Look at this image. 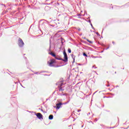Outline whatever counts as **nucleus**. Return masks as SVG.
Instances as JSON below:
<instances>
[{
	"label": "nucleus",
	"instance_id": "obj_1",
	"mask_svg": "<svg viewBox=\"0 0 129 129\" xmlns=\"http://www.w3.org/2000/svg\"><path fill=\"white\" fill-rule=\"evenodd\" d=\"M63 56L64 59L59 57V56H55V58L56 60H60L61 61H63L64 62H68V56H67V53H66V51H63Z\"/></svg>",
	"mask_w": 129,
	"mask_h": 129
},
{
	"label": "nucleus",
	"instance_id": "obj_2",
	"mask_svg": "<svg viewBox=\"0 0 129 129\" xmlns=\"http://www.w3.org/2000/svg\"><path fill=\"white\" fill-rule=\"evenodd\" d=\"M54 63H55V59H50L49 61L47 62V64L50 67H52V66H53V64H54Z\"/></svg>",
	"mask_w": 129,
	"mask_h": 129
},
{
	"label": "nucleus",
	"instance_id": "obj_3",
	"mask_svg": "<svg viewBox=\"0 0 129 129\" xmlns=\"http://www.w3.org/2000/svg\"><path fill=\"white\" fill-rule=\"evenodd\" d=\"M24 42L23 41V40L22 39H21V38H19V46L20 47H23V46H24Z\"/></svg>",
	"mask_w": 129,
	"mask_h": 129
},
{
	"label": "nucleus",
	"instance_id": "obj_4",
	"mask_svg": "<svg viewBox=\"0 0 129 129\" xmlns=\"http://www.w3.org/2000/svg\"><path fill=\"white\" fill-rule=\"evenodd\" d=\"M36 116L39 119H43V115H42V114H41L40 113H37L36 114Z\"/></svg>",
	"mask_w": 129,
	"mask_h": 129
},
{
	"label": "nucleus",
	"instance_id": "obj_5",
	"mask_svg": "<svg viewBox=\"0 0 129 129\" xmlns=\"http://www.w3.org/2000/svg\"><path fill=\"white\" fill-rule=\"evenodd\" d=\"M61 105H62V103H59L56 104V109H59L61 107Z\"/></svg>",
	"mask_w": 129,
	"mask_h": 129
},
{
	"label": "nucleus",
	"instance_id": "obj_6",
	"mask_svg": "<svg viewBox=\"0 0 129 129\" xmlns=\"http://www.w3.org/2000/svg\"><path fill=\"white\" fill-rule=\"evenodd\" d=\"M49 119H53V115H50L49 116Z\"/></svg>",
	"mask_w": 129,
	"mask_h": 129
},
{
	"label": "nucleus",
	"instance_id": "obj_7",
	"mask_svg": "<svg viewBox=\"0 0 129 129\" xmlns=\"http://www.w3.org/2000/svg\"><path fill=\"white\" fill-rule=\"evenodd\" d=\"M50 55L53 56V57H56V55H55V54L53 53L52 52L50 53Z\"/></svg>",
	"mask_w": 129,
	"mask_h": 129
},
{
	"label": "nucleus",
	"instance_id": "obj_8",
	"mask_svg": "<svg viewBox=\"0 0 129 129\" xmlns=\"http://www.w3.org/2000/svg\"><path fill=\"white\" fill-rule=\"evenodd\" d=\"M83 56H85V57H87V54H86V53H84Z\"/></svg>",
	"mask_w": 129,
	"mask_h": 129
},
{
	"label": "nucleus",
	"instance_id": "obj_9",
	"mask_svg": "<svg viewBox=\"0 0 129 129\" xmlns=\"http://www.w3.org/2000/svg\"><path fill=\"white\" fill-rule=\"evenodd\" d=\"M68 52L69 53H71V49L70 48L68 49Z\"/></svg>",
	"mask_w": 129,
	"mask_h": 129
},
{
	"label": "nucleus",
	"instance_id": "obj_10",
	"mask_svg": "<svg viewBox=\"0 0 129 129\" xmlns=\"http://www.w3.org/2000/svg\"><path fill=\"white\" fill-rule=\"evenodd\" d=\"M87 42H89V43H92V41H90V40H88V39H87Z\"/></svg>",
	"mask_w": 129,
	"mask_h": 129
},
{
	"label": "nucleus",
	"instance_id": "obj_11",
	"mask_svg": "<svg viewBox=\"0 0 129 129\" xmlns=\"http://www.w3.org/2000/svg\"><path fill=\"white\" fill-rule=\"evenodd\" d=\"M87 42H89V43H92V41H90V40H88V39H87Z\"/></svg>",
	"mask_w": 129,
	"mask_h": 129
},
{
	"label": "nucleus",
	"instance_id": "obj_12",
	"mask_svg": "<svg viewBox=\"0 0 129 129\" xmlns=\"http://www.w3.org/2000/svg\"><path fill=\"white\" fill-rule=\"evenodd\" d=\"M73 59H74V61H75V56H73Z\"/></svg>",
	"mask_w": 129,
	"mask_h": 129
},
{
	"label": "nucleus",
	"instance_id": "obj_13",
	"mask_svg": "<svg viewBox=\"0 0 129 129\" xmlns=\"http://www.w3.org/2000/svg\"><path fill=\"white\" fill-rule=\"evenodd\" d=\"M60 84H61V85H60V86H58V87H60V86H62V85L63 84H62V83H61Z\"/></svg>",
	"mask_w": 129,
	"mask_h": 129
}]
</instances>
